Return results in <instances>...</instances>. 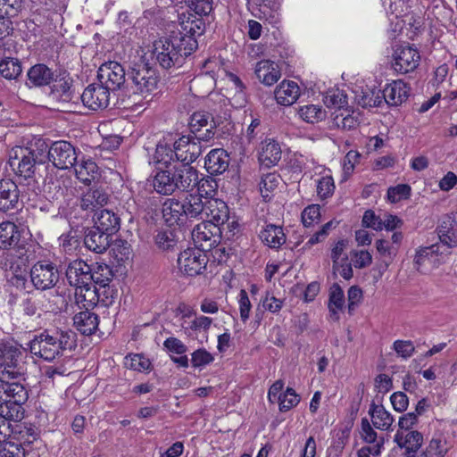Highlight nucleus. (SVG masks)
I'll return each instance as SVG.
<instances>
[{
    "label": "nucleus",
    "instance_id": "f257e3e1",
    "mask_svg": "<svg viewBox=\"0 0 457 457\" xmlns=\"http://www.w3.org/2000/svg\"><path fill=\"white\" fill-rule=\"evenodd\" d=\"M29 351L45 361H52L67 349L76 346V335L71 330L46 329L29 342Z\"/></svg>",
    "mask_w": 457,
    "mask_h": 457
},
{
    "label": "nucleus",
    "instance_id": "f03ea898",
    "mask_svg": "<svg viewBox=\"0 0 457 457\" xmlns=\"http://www.w3.org/2000/svg\"><path fill=\"white\" fill-rule=\"evenodd\" d=\"M22 350L16 345H2L0 352V382L20 380L24 376Z\"/></svg>",
    "mask_w": 457,
    "mask_h": 457
},
{
    "label": "nucleus",
    "instance_id": "7ed1b4c3",
    "mask_svg": "<svg viewBox=\"0 0 457 457\" xmlns=\"http://www.w3.org/2000/svg\"><path fill=\"white\" fill-rule=\"evenodd\" d=\"M128 76L133 83L135 93L145 96V97L153 94L158 87L159 78L157 71L147 62H139L134 63Z\"/></svg>",
    "mask_w": 457,
    "mask_h": 457
},
{
    "label": "nucleus",
    "instance_id": "20e7f679",
    "mask_svg": "<svg viewBox=\"0 0 457 457\" xmlns=\"http://www.w3.org/2000/svg\"><path fill=\"white\" fill-rule=\"evenodd\" d=\"M178 40L169 37H162L154 42L151 57L163 69H170L176 65H180L182 58L180 57L176 45Z\"/></svg>",
    "mask_w": 457,
    "mask_h": 457
},
{
    "label": "nucleus",
    "instance_id": "39448f33",
    "mask_svg": "<svg viewBox=\"0 0 457 457\" xmlns=\"http://www.w3.org/2000/svg\"><path fill=\"white\" fill-rule=\"evenodd\" d=\"M37 154L28 147H13L9 154V165L13 172L24 179L31 178L36 170Z\"/></svg>",
    "mask_w": 457,
    "mask_h": 457
},
{
    "label": "nucleus",
    "instance_id": "423d86ee",
    "mask_svg": "<svg viewBox=\"0 0 457 457\" xmlns=\"http://www.w3.org/2000/svg\"><path fill=\"white\" fill-rule=\"evenodd\" d=\"M208 257L204 251L198 247L187 248L182 251L178 257V268L187 276L202 274L206 269Z\"/></svg>",
    "mask_w": 457,
    "mask_h": 457
},
{
    "label": "nucleus",
    "instance_id": "0eeeda50",
    "mask_svg": "<svg viewBox=\"0 0 457 457\" xmlns=\"http://www.w3.org/2000/svg\"><path fill=\"white\" fill-rule=\"evenodd\" d=\"M420 62L419 50L409 45L395 46L392 54V68L399 74H406L417 69Z\"/></svg>",
    "mask_w": 457,
    "mask_h": 457
},
{
    "label": "nucleus",
    "instance_id": "6e6552de",
    "mask_svg": "<svg viewBox=\"0 0 457 457\" xmlns=\"http://www.w3.org/2000/svg\"><path fill=\"white\" fill-rule=\"evenodd\" d=\"M450 253L451 251L439 243L420 247L416 252L413 260L414 265L418 270H420L422 267L427 268L428 266L436 268L446 262Z\"/></svg>",
    "mask_w": 457,
    "mask_h": 457
},
{
    "label": "nucleus",
    "instance_id": "1a4fd4ad",
    "mask_svg": "<svg viewBox=\"0 0 457 457\" xmlns=\"http://www.w3.org/2000/svg\"><path fill=\"white\" fill-rule=\"evenodd\" d=\"M30 280L38 290H46L55 286L59 272L51 262H38L30 270Z\"/></svg>",
    "mask_w": 457,
    "mask_h": 457
},
{
    "label": "nucleus",
    "instance_id": "9d476101",
    "mask_svg": "<svg viewBox=\"0 0 457 457\" xmlns=\"http://www.w3.org/2000/svg\"><path fill=\"white\" fill-rule=\"evenodd\" d=\"M222 230L217 225L203 220L194 228L192 238L198 248L205 252L219 243Z\"/></svg>",
    "mask_w": 457,
    "mask_h": 457
},
{
    "label": "nucleus",
    "instance_id": "9b49d317",
    "mask_svg": "<svg viewBox=\"0 0 457 457\" xmlns=\"http://www.w3.org/2000/svg\"><path fill=\"white\" fill-rule=\"evenodd\" d=\"M48 157L56 168L62 170L73 167L78 158L74 146L67 141L54 142L48 151Z\"/></svg>",
    "mask_w": 457,
    "mask_h": 457
},
{
    "label": "nucleus",
    "instance_id": "f8f14e48",
    "mask_svg": "<svg viewBox=\"0 0 457 457\" xmlns=\"http://www.w3.org/2000/svg\"><path fill=\"white\" fill-rule=\"evenodd\" d=\"M125 77L124 68L117 62L102 64L97 72L99 82L111 91L120 89L125 83Z\"/></svg>",
    "mask_w": 457,
    "mask_h": 457
},
{
    "label": "nucleus",
    "instance_id": "ddd939ff",
    "mask_svg": "<svg viewBox=\"0 0 457 457\" xmlns=\"http://www.w3.org/2000/svg\"><path fill=\"white\" fill-rule=\"evenodd\" d=\"M201 142L191 134L180 137L175 141L176 160L183 164H190L195 162L203 151Z\"/></svg>",
    "mask_w": 457,
    "mask_h": 457
},
{
    "label": "nucleus",
    "instance_id": "4468645a",
    "mask_svg": "<svg viewBox=\"0 0 457 457\" xmlns=\"http://www.w3.org/2000/svg\"><path fill=\"white\" fill-rule=\"evenodd\" d=\"M110 91L101 83L91 84L85 88L80 97L85 106L93 111H97L108 106Z\"/></svg>",
    "mask_w": 457,
    "mask_h": 457
},
{
    "label": "nucleus",
    "instance_id": "2eb2a0df",
    "mask_svg": "<svg viewBox=\"0 0 457 457\" xmlns=\"http://www.w3.org/2000/svg\"><path fill=\"white\" fill-rule=\"evenodd\" d=\"M210 118V114L205 112H195L191 115L188 124L190 132L198 141L207 142L213 137V126L209 124Z\"/></svg>",
    "mask_w": 457,
    "mask_h": 457
},
{
    "label": "nucleus",
    "instance_id": "dca6fc26",
    "mask_svg": "<svg viewBox=\"0 0 457 457\" xmlns=\"http://www.w3.org/2000/svg\"><path fill=\"white\" fill-rule=\"evenodd\" d=\"M229 219V210L227 204L220 199H210L205 202L204 220L225 229L226 221Z\"/></svg>",
    "mask_w": 457,
    "mask_h": 457
},
{
    "label": "nucleus",
    "instance_id": "f3484780",
    "mask_svg": "<svg viewBox=\"0 0 457 457\" xmlns=\"http://www.w3.org/2000/svg\"><path fill=\"white\" fill-rule=\"evenodd\" d=\"M91 267L82 260H74L67 266L65 274L69 284L75 288L92 282Z\"/></svg>",
    "mask_w": 457,
    "mask_h": 457
},
{
    "label": "nucleus",
    "instance_id": "a211bd4d",
    "mask_svg": "<svg viewBox=\"0 0 457 457\" xmlns=\"http://www.w3.org/2000/svg\"><path fill=\"white\" fill-rule=\"evenodd\" d=\"M100 295L96 286L93 285L92 282L88 286L82 285L75 288L76 303L87 310L94 308L100 301L105 305L112 303V300L108 301V296H106V299H101Z\"/></svg>",
    "mask_w": 457,
    "mask_h": 457
},
{
    "label": "nucleus",
    "instance_id": "6ab92c4d",
    "mask_svg": "<svg viewBox=\"0 0 457 457\" xmlns=\"http://www.w3.org/2000/svg\"><path fill=\"white\" fill-rule=\"evenodd\" d=\"M184 202L168 198L162 204V216L169 226L183 225L187 220Z\"/></svg>",
    "mask_w": 457,
    "mask_h": 457
},
{
    "label": "nucleus",
    "instance_id": "aec40b11",
    "mask_svg": "<svg viewBox=\"0 0 457 457\" xmlns=\"http://www.w3.org/2000/svg\"><path fill=\"white\" fill-rule=\"evenodd\" d=\"M175 182L178 184L177 190L191 191L198 183V171L189 164H181L173 167Z\"/></svg>",
    "mask_w": 457,
    "mask_h": 457
},
{
    "label": "nucleus",
    "instance_id": "412c9836",
    "mask_svg": "<svg viewBox=\"0 0 457 457\" xmlns=\"http://www.w3.org/2000/svg\"><path fill=\"white\" fill-rule=\"evenodd\" d=\"M20 191L12 179L0 180V210L8 212L16 209L19 204Z\"/></svg>",
    "mask_w": 457,
    "mask_h": 457
},
{
    "label": "nucleus",
    "instance_id": "4be33fe9",
    "mask_svg": "<svg viewBox=\"0 0 457 457\" xmlns=\"http://www.w3.org/2000/svg\"><path fill=\"white\" fill-rule=\"evenodd\" d=\"M111 240V235L92 227L85 235L84 244L88 250L96 253H103L110 246Z\"/></svg>",
    "mask_w": 457,
    "mask_h": 457
},
{
    "label": "nucleus",
    "instance_id": "5701e85b",
    "mask_svg": "<svg viewBox=\"0 0 457 457\" xmlns=\"http://www.w3.org/2000/svg\"><path fill=\"white\" fill-rule=\"evenodd\" d=\"M152 186L160 195H169L174 193L178 184L175 182L173 168L156 171L152 179Z\"/></svg>",
    "mask_w": 457,
    "mask_h": 457
},
{
    "label": "nucleus",
    "instance_id": "b1692460",
    "mask_svg": "<svg viewBox=\"0 0 457 457\" xmlns=\"http://www.w3.org/2000/svg\"><path fill=\"white\" fill-rule=\"evenodd\" d=\"M109 202V195L102 188H90L80 197L79 206L87 212H95L106 205Z\"/></svg>",
    "mask_w": 457,
    "mask_h": 457
},
{
    "label": "nucleus",
    "instance_id": "393cba45",
    "mask_svg": "<svg viewBox=\"0 0 457 457\" xmlns=\"http://www.w3.org/2000/svg\"><path fill=\"white\" fill-rule=\"evenodd\" d=\"M409 89L402 80H394L382 91L383 101L392 106H397L407 99Z\"/></svg>",
    "mask_w": 457,
    "mask_h": 457
},
{
    "label": "nucleus",
    "instance_id": "a878e982",
    "mask_svg": "<svg viewBox=\"0 0 457 457\" xmlns=\"http://www.w3.org/2000/svg\"><path fill=\"white\" fill-rule=\"evenodd\" d=\"M254 73L257 79L266 86L275 84L280 78V71L276 62L262 60L255 65Z\"/></svg>",
    "mask_w": 457,
    "mask_h": 457
},
{
    "label": "nucleus",
    "instance_id": "bb28decb",
    "mask_svg": "<svg viewBox=\"0 0 457 457\" xmlns=\"http://www.w3.org/2000/svg\"><path fill=\"white\" fill-rule=\"evenodd\" d=\"M439 244L444 245L450 251L457 246V221L453 218L445 217L437 228Z\"/></svg>",
    "mask_w": 457,
    "mask_h": 457
},
{
    "label": "nucleus",
    "instance_id": "cd10ccee",
    "mask_svg": "<svg viewBox=\"0 0 457 457\" xmlns=\"http://www.w3.org/2000/svg\"><path fill=\"white\" fill-rule=\"evenodd\" d=\"M228 162L229 157L226 151L217 148L209 152L205 157L204 165L209 173L220 174L228 169Z\"/></svg>",
    "mask_w": 457,
    "mask_h": 457
},
{
    "label": "nucleus",
    "instance_id": "c85d7f7f",
    "mask_svg": "<svg viewBox=\"0 0 457 457\" xmlns=\"http://www.w3.org/2000/svg\"><path fill=\"white\" fill-rule=\"evenodd\" d=\"M275 99L285 106L293 104L300 96V88L294 81H282L275 89Z\"/></svg>",
    "mask_w": 457,
    "mask_h": 457
},
{
    "label": "nucleus",
    "instance_id": "c756f323",
    "mask_svg": "<svg viewBox=\"0 0 457 457\" xmlns=\"http://www.w3.org/2000/svg\"><path fill=\"white\" fill-rule=\"evenodd\" d=\"M75 328L83 335H92L98 328V316L89 309L77 313L73 317Z\"/></svg>",
    "mask_w": 457,
    "mask_h": 457
},
{
    "label": "nucleus",
    "instance_id": "7c9ffc66",
    "mask_svg": "<svg viewBox=\"0 0 457 457\" xmlns=\"http://www.w3.org/2000/svg\"><path fill=\"white\" fill-rule=\"evenodd\" d=\"M259 237L264 245L272 249H278L286 242L282 227L273 224H269L263 228Z\"/></svg>",
    "mask_w": 457,
    "mask_h": 457
},
{
    "label": "nucleus",
    "instance_id": "2f4dec72",
    "mask_svg": "<svg viewBox=\"0 0 457 457\" xmlns=\"http://www.w3.org/2000/svg\"><path fill=\"white\" fill-rule=\"evenodd\" d=\"M94 227L112 236L120 229V218L112 211L101 210L96 215Z\"/></svg>",
    "mask_w": 457,
    "mask_h": 457
},
{
    "label": "nucleus",
    "instance_id": "473e14b6",
    "mask_svg": "<svg viewBox=\"0 0 457 457\" xmlns=\"http://www.w3.org/2000/svg\"><path fill=\"white\" fill-rule=\"evenodd\" d=\"M373 426L380 430H389L394 418L382 404L371 403L369 409Z\"/></svg>",
    "mask_w": 457,
    "mask_h": 457
},
{
    "label": "nucleus",
    "instance_id": "72a5a7b5",
    "mask_svg": "<svg viewBox=\"0 0 457 457\" xmlns=\"http://www.w3.org/2000/svg\"><path fill=\"white\" fill-rule=\"evenodd\" d=\"M345 302V301L343 289L338 284H333L329 289V298L328 303L329 318L332 320H339V313L344 309Z\"/></svg>",
    "mask_w": 457,
    "mask_h": 457
},
{
    "label": "nucleus",
    "instance_id": "f704fd0d",
    "mask_svg": "<svg viewBox=\"0 0 457 457\" xmlns=\"http://www.w3.org/2000/svg\"><path fill=\"white\" fill-rule=\"evenodd\" d=\"M28 80L30 86L43 87L49 85L54 79V73L46 65L38 63L28 71Z\"/></svg>",
    "mask_w": 457,
    "mask_h": 457
},
{
    "label": "nucleus",
    "instance_id": "c9c22d12",
    "mask_svg": "<svg viewBox=\"0 0 457 457\" xmlns=\"http://www.w3.org/2000/svg\"><path fill=\"white\" fill-rule=\"evenodd\" d=\"M18 227L11 221L0 222V248L10 249L14 247L20 240Z\"/></svg>",
    "mask_w": 457,
    "mask_h": 457
},
{
    "label": "nucleus",
    "instance_id": "e433bc0d",
    "mask_svg": "<svg viewBox=\"0 0 457 457\" xmlns=\"http://www.w3.org/2000/svg\"><path fill=\"white\" fill-rule=\"evenodd\" d=\"M187 220L196 219L204 220V209L206 200L196 195H189L184 200Z\"/></svg>",
    "mask_w": 457,
    "mask_h": 457
},
{
    "label": "nucleus",
    "instance_id": "4c0bfd02",
    "mask_svg": "<svg viewBox=\"0 0 457 457\" xmlns=\"http://www.w3.org/2000/svg\"><path fill=\"white\" fill-rule=\"evenodd\" d=\"M281 148L278 143L267 139L262 144L259 160L266 166L275 165L281 158Z\"/></svg>",
    "mask_w": 457,
    "mask_h": 457
},
{
    "label": "nucleus",
    "instance_id": "58836bf2",
    "mask_svg": "<svg viewBox=\"0 0 457 457\" xmlns=\"http://www.w3.org/2000/svg\"><path fill=\"white\" fill-rule=\"evenodd\" d=\"M394 441L400 448H404L405 451L418 452L422 445L423 436L419 431H410L406 435L397 431Z\"/></svg>",
    "mask_w": 457,
    "mask_h": 457
},
{
    "label": "nucleus",
    "instance_id": "ea45409f",
    "mask_svg": "<svg viewBox=\"0 0 457 457\" xmlns=\"http://www.w3.org/2000/svg\"><path fill=\"white\" fill-rule=\"evenodd\" d=\"M92 284L103 287L104 294H110L109 283L112 278V272L110 267L104 263H96L95 268L90 269Z\"/></svg>",
    "mask_w": 457,
    "mask_h": 457
},
{
    "label": "nucleus",
    "instance_id": "a19ab883",
    "mask_svg": "<svg viewBox=\"0 0 457 457\" xmlns=\"http://www.w3.org/2000/svg\"><path fill=\"white\" fill-rule=\"evenodd\" d=\"M170 37L178 40V44L175 46L182 59L190 55L198 46L197 41L194 37L187 33L183 35L179 29L177 31H172Z\"/></svg>",
    "mask_w": 457,
    "mask_h": 457
},
{
    "label": "nucleus",
    "instance_id": "79ce46f5",
    "mask_svg": "<svg viewBox=\"0 0 457 457\" xmlns=\"http://www.w3.org/2000/svg\"><path fill=\"white\" fill-rule=\"evenodd\" d=\"M75 174L78 179L89 185L98 175V167L91 159L82 160L75 165Z\"/></svg>",
    "mask_w": 457,
    "mask_h": 457
},
{
    "label": "nucleus",
    "instance_id": "37998d69",
    "mask_svg": "<svg viewBox=\"0 0 457 457\" xmlns=\"http://www.w3.org/2000/svg\"><path fill=\"white\" fill-rule=\"evenodd\" d=\"M180 20L179 29L183 35L187 33L195 38L196 36H200L204 32V21L195 15L188 14L186 16L183 14Z\"/></svg>",
    "mask_w": 457,
    "mask_h": 457
},
{
    "label": "nucleus",
    "instance_id": "c03bdc74",
    "mask_svg": "<svg viewBox=\"0 0 457 457\" xmlns=\"http://www.w3.org/2000/svg\"><path fill=\"white\" fill-rule=\"evenodd\" d=\"M23 403H15L12 400H4L0 403V417L8 422L20 421L24 417Z\"/></svg>",
    "mask_w": 457,
    "mask_h": 457
},
{
    "label": "nucleus",
    "instance_id": "a18cd8bd",
    "mask_svg": "<svg viewBox=\"0 0 457 457\" xmlns=\"http://www.w3.org/2000/svg\"><path fill=\"white\" fill-rule=\"evenodd\" d=\"M3 391L5 395V400H12L15 403H25L28 400L29 394L27 389L20 382H2Z\"/></svg>",
    "mask_w": 457,
    "mask_h": 457
},
{
    "label": "nucleus",
    "instance_id": "49530a36",
    "mask_svg": "<svg viewBox=\"0 0 457 457\" xmlns=\"http://www.w3.org/2000/svg\"><path fill=\"white\" fill-rule=\"evenodd\" d=\"M317 195L320 200L330 198L335 192V183L329 171L323 170V174L315 179Z\"/></svg>",
    "mask_w": 457,
    "mask_h": 457
},
{
    "label": "nucleus",
    "instance_id": "de8ad7c7",
    "mask_svg": "<svg viewBox=\"0 0 457 457\" xmlns=\"http://www.w3.org/2000/svg\"><path fill=\"white\" fill-rule=\"evenodd\" d=\"M22 72L21 62L14 58L0 61V75L6 79H16Z\"/></svg>",
    "mask_w": 457,
    "mask_h": 457
},
{
    "label": "nucleus",
    "instance_id": "09e8293b",
    "mask_svg": "<svg viewBox=\"0 0 457 457\" xmlns=\"http://www.w3.org/2000/svg\"><path fill=\"white\" fill-rule=\"evenodd\" d=\"M446 438L442 435L434 436L426 448L428 457H445L449 451Z\"/></svg>",
    "mask_w": 457,
    "mask_h": 457
},
{
    "label": "nucleus",
    "instance_id": "8fccbe9b",
    "mask_svg": "<svg viewBox=\"0 0 457 457\" xmlns=\"http://www.w3.org/2000/svg\"><path fill=\"white\" fill-rule=\"evenodd\" d=\"M196 187L198 192L196 195L201 196L204 200L216 199L215 195L217 194L218 184L213 178H198Z\"/></svg>",
    "mask_w": 457,
    "mask_h": 457
},
{
    "label": "nucleus",
    "instance_id": "3c124183",
    "mask_svg": "<svg viewBox=\"0 0 457 457\" xmlns=\"http://www.w3.org/2000/svg\"><path fill=\"white\" fill-rule=\"evenodd\" d=\"M298 114L303 120L309 123L318 122L325 117V112L322 108L315 104L300 107Z\"/></svg>",
    "mask_w": 457,
    "mask_h": 457
},
{
    "label": "nucleus",
    "instance_id": "603ef678",
    "mask_svg": "<svg viewBox=\"0 0 457 457\" xmlns=\"http://www.w3.org/2000/svg\"><path fill=\"white\" fill-rule=\"evenodd\" d=\"M323 102L328 108L341 109L347 104V96L339 89L330 90L326 93Z\"/></svg>",
    "mask_w": 457,
    "mask_h": 457
},
{
    "label": "nucleus",
    "instance_id": "864d4df0",
    "mask_svg": "<svg viewBox=\"0 0 457 457\" xmlns=\"http://www.w3.org/2000/svg\"><path fill=\"white\" fill-rule=\"evenodd\" d=\"M175 151V144L173 145V148H171L166 142H159L154 154L156 162L165 165L170 164L171 161L176 159Z\"/></svg>",
    "mask_w": 457,
    "mask_h": 457
},
{
    "label": "nucleus",
    "instance_id": "5fc2aeb1",
    "mask_svg": "<svg viewBox=\"0 0 457 457\" xmlns=\"http://www.w3.org/2000/svg\"><path fill=\"white\" fill-rule=\"evenodd\" d=\"M277 402L278 403L280 411H287L299 403L300 397L293 388L288 387L283 394L278 395Z\"/></svg>",
    "mask_w": 457,
    "mask_h": 457
},
{
    "label": "nucleus",
    "instance_id": "6e6d98bb",
    "mask_svg": "<svg viewBox=\"0 0 457 457\" xmlns=\"http://www.w3.org/2000/svg\"><path fill=\"white\" fill-rule=\"evenodd\" d=\"M382 92L380 90H369L364 92L358 99V104L362 107H378L383 103Z\"/></svg>",
    "mask_w": 457,
    "mask_h": 457
},
{
    "label": "nucleus",
    "instance_id": "4d7b16f0",
    "mask_svg": "<svg viewBox=\"0 0 457 457\" xmlns=\"http://www.w3.org/2000/svg\"><path fill=\"white\" fill-rule=\"evenodd\" d=\"M278 176L274 173L266 174L262 178L260 191L264 199L270 198V193L278 187Z\"/></svg>",
    "mask_w": 457,
    "mask_h": 457
},
{
    "label": "nucleus",
    "instance_id": "13d9d810",
    "mask_svg": "<svg viewBox=\"0 0 457 457\" xmlns=\"http://www.w3.org/2000/svg\"><path fill=\"white\" fill-rule=\"evenodd\" d=\"M213 361V355L204 348H199L191 354V363L194 368H203Z\"/></svg>",
    "mask_w": 457,
    "mask_h": 457
},
{
    "label": "nucleus",
    "instance_id": "bf43d9fd",
    "mask_svg": "<svg viewBox=\"0 0 457 457\" xmlns=\"http://www.w3.org/2000/svg\"><path fill=\"white\" fill-rule=\"evenodd\" d=\"M375 245L377 251L385 259L386 265L388 266L396 255L397 247L391 245L388 241L384 239L377 240Z\"/></svg>",
    "mask_w": 457,
    "mask_h": 457
},
{
    "label": "nucleus",
    "instance_id": "052dcab7",
    "mask_svg": "<svg viewBox=\"0 0 457 457\" xmlns=\"http://www.w3.org/2000/svg\"><path fill=\"white\" fill-rule=\"evenodd\" d=\"M71 84L69 79H62L53 86V94L60 97L64 102L71 100Z\"/></svg>",
    "mask_w": 457,
    "mask_h": 457
},
{
    "label": "nucleus",
    "instance_id": "680f3d73",
    "mask_svg": "<svg viewBox=\"0 0 457 457\" xmlns=\"http://www.w3.org/2000/svg\"><path fill=\"white\" fill-rule=\"evenodd\" d=\"M411 195V187L407 184H399L389 187L387 190V198L391 203H397L402 199H407Z\"/></svg>",
    "mask_w": 457,
    "mask_h": 457
},
{
    "label": "nucleus",
    "instance_id": "e2e57ef3",
    "mask_svg": "<svg viewBox=\"0 0 457 457\" xmlns=\"http://www.w3.org/2000/svg\"><path fill=\"white\" fill-rule=\"evenodd\" d=\"M59 244L65 253H71L78 248L79 241L76 232L70 231L59 237Z\"/></svg>",
    "mask_w": 457,
    "mask_h": 457
},
{
    "label": "nucleus",
    "instance_id": "0e129e2a",
    "mask_svg": "<svg viewBox=\"0 0 457 457\" xmlns=\"http://www.w3.org/2000/svg\"><path fill=\"white\" fill-rule=\"evenodd\" d=\"M320 217V210L318 204H312L304 208L302 212V221L305 227L312 226L318 222Z\"/></svg>",
    "mask_w": 457,
    "mask_h": 457
},
{
    "label": "nucleus",
    "instance_id": "69168bd1",
    "mask_svg": "<svg viewBox=\"0 0 457 457\" xmlns=\"http://www.w3.org/2000/svg\"><path fill=\"white\" fill-rule=\"evenodd\" d=\"M155 244L162 250H170L176 245V240L171 231H158L155 236Z\"/></svg>",
    "mask_w": 457,
    "mask_h": 457
},
{
    "label": "nucleus",
    "instance_id": "338daca9",
    "mask_svg": "<svg viewBox=\"0 0 457 457\" xmlns=\"http://www.w3.org/2000/svg\"><path fill=\"white\" fill-rule=\"evenodd\" d=\"M393 348L403 359L410 358L415 351L414 345L410 340H396L393 344Z\"/></svg>",
    "mask_w": 457,
    "mask_h": 457
},
{
    "label": "nucleus",
    "instance_id": "774afa93",
    "mask_svg": "<svg viewBox=\"0 0 457 457\" xmlns=\"http://www.w3.org/2000/svg\"><path fill=\"white\" fill-rule=\"evenodd\" d=\"M21 444L8 440L0 445V457H21Z\"/></svg>",
    "mask_w": 457,
    "mask_h": 457
}]
</instances>
